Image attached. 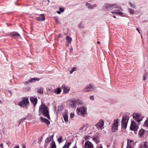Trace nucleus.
Listing matches in <instances>:
<instances>
[{
	"label": "nucleus",
	"instance_id": "obj_20",
	"mask_svg": "<svg viewBox=\"0 0 148 148\" xmlns=\"http://www.w3.org/2000/svg\"><path fill=\"white\" fill-rule=\"evenodd\" d=\"M50 146H51V148H56V143L53 140L51 141Z\"/></svg>",
	"mask_w": 148,
	"mask_h": 148
},
{
	"label": "nucleus",
	"instance_id": "obj_14",
	"mask_svg": "<svg viewBox=\"0 0 148 148\" xmlns=\"http://www.w3.org/2000/svg\"><path fill=\"white\" fill-rule=\"evenodd\" d=\"M40 16L36 18V19L38 21H44L45 20V17L44 14H43L40 15Z\"/></svg>",
	"mask_w": 148,
	"mask_h": 148
},
{
	"label": "nucleus",
	"instance_id": "obj_12",
	"mask_svg": "<svg viewBox=\"0 0 148 148\" xmlns=\"http://www.w3.org/2000/svg\"><path fill=\"white\" fill-rule=\"evenodd\" d=\"M30 101L33 104L34 107H35L37 103V99L36 97H31L30 98Z\"/></svg>",
	"mask_w": 148,
	"mask_h": 148
},
{
	"label": "nucleus",
	"instance_id": "obj_1",
	"mask_svg": "<svg viewBox=\"0 0 148 148\" xmlns=\"http://www.w3.org/2000/svg\"><path fill=\"white\" fill-rule=\"evenodd\" d=\"M18 105L21 108L27 109L29 105V102L27 97H23L22 98V100L18 103Z\"/></svg>",
	"mask_w": 148,
	"mask_h": 148
},
{
	"label": "nucleus",
	"instance_id": "obj_35",
	"mask_svg": "<svg viewBox=\"0 0 148 148\" xmlns=\"http://www.w3.org/2000/svg\"><path fill=\"white\" fill-rule=\"evenodd\" d=\"M76 67H73L70 71V73L72 74L74 71H75L76 69Z\"/></svg>",
	"mask_w": 148,
	"mask_h": 148
},
{
	"label": "nucleus",
	"instance_id": "obj_51",
	"mask_svg": "<svg viewBox=\"0 0 148 148\" xmlns=\"http://www.w3.org/2000/svg\"><path fill=\"white\" fill-rule=\"evenodd\" d=\"M79 27L82 29H83L84 27L82 25L81 23L79 25Z\"/></svg>",
	"mask_w": 148,
	"mask_h": 148
},
{
	"label": "nucleus",
	"instance_id": "obj_28",
	"mask_svg": "<svg viewBox=\"0 0 148 148\" xmlns=\"http://www.w3.org/2000/svg\"><path fill=\"white\" fill-rule=\"evenodd\" d=\"M63 109V108L62 106H58L57 111L60 112L62 111Z\"/></svg>",
	"mask_w": 148,
	"mask_h": 148
},
{
	"label": "nucleus",
	"instance_id": "obj_57",
	"mask_svg": "<svg viewBox=\"0 0 148 148\" xmlns=\"http://www.w3.org/2000/svg\"><path fill=\"white\" fill-rule=\"evenodd\" d=\"M21 122L22 121H21L20 120L18 121V126L19 125H20Z\"/></svg>",
	"mask_w": 148,
	"mask_h": 148
},
{
	"label": "nucleus",
	"instance_id": "obj_23",
	"mask_svg": "<svg viewBox=\"0 0 148 148\" xmlns=\"http://www.w3.org/2000/svg\"><path fill=\"white\" fill-rule=\"evenodd\" d=\"M97 123L102 128L104 126V122L103 120L101 119Z\"/></svg>",
	"mask_w": 148,
	"mask_h": 148
},
{
	"label": "nucleus",
	"instance_id": "obj_5",
	"mask_svg": "<svg viewBox=\"0 0 148 148\" xmlns=\"http://www.w3.org/2000/svg\"><path fill=\"white\" fill-rule=\"evenodd\" d=\"M119 119H115L112 124V133L116 132L118 130Z\"/></svg>",
	"mask_w": 148,
	"mask_h": 148
},
{
	"label": "nucleus",
	"instance_id": "obj_29",
	"mask_svg": "<svg viewBox=\"0 0 148 148\" xmlns=\"http://www.w3.org/2000/svg\"><path fill=\"white\" fill-rule=\"evenodd\" d=\"M43 92V90L42 88H40L37 90V92L40 94H42Z\"/></svg>",
	"mask_w": 148,
	"mask_h": 148
},
{
	"label": "nucleus",
	"instance_id": "obj_42",
	"mask_svg": "<svg viewBox=\"0 0 148 148\" xmlns=\"http://www.w3.org/2000/svg\"><path fill=\"white\" fill-rule=\"evenodd\" d=\"M77 103H73L71 104L70 106L72 108H75L76 107V104Z\"/></svg>",
	"mask_w": 148,
	"mask_h": 148
},
{
	"label": "nucleus",
	"instance_id": "obj_13",
	"mask_svg": "<svg viewBox=\"0 0 148 148\" xmlns=\"http://www.w3.org/2000/svg\"><path fill=\"white\" fill-rule=\"evenodd\" d=\"M86 5L89 9H93L94 7H96L97 5L96 4L92 5L91 3L86 2Z\"/></svg>",
	"mask_w": 148,
	"mask_h": 148
},
{
	"label": "nucleus",
	"instance_id": "obj_32",
	"mask_svg": "<svg viewBox=\"0 0 148 148\" xmlns=\"http://www.w3.org/2000/svg\"><path fill=\"white\" fill-rule=\"evenodd\" d=\"M58 141L59 143H60L62 142V136H60L58 139Z\"/></svg>",
	"mask_w": 148,
	"mask_h": 148
},
{
	"label": "nucleus",
	"instance_id": "obj_46",
	"mask_svg": "<svg viewBox=\"0 0 148 148\" xmlns=\"http://www.w3.org/2000/svg\"><path fill=\"white\" fill-rule=\"evenodd\" d=\"M147 79V76L145 74H144L143 75V80L144 81H145Z\"/></svg>",
	"mask_w": 148,
	"mask_h": 148
},
{
	"label": "nucleus",
	"instance_id": "obj_24",
	"mask_svg": "<svg viewBox=\"0 0 148 148\" xmlns=\"http://www.w3.org/2000/svg\"><path fill=\"white\" fill-rule=\"evenodd\" d=\"M138 127L137 125L133 127H130V130L132 131H136L138 130Z\"/></svg>",
	"mask_w": 148,
	"mask_h": 148
},
{
	"label": "nucleus",
	"instance_id": "obj_30",
	"mask_svg": "<svg viewBox=\"0 0 148 148\" xmlns=\"http://www.w3.org/2000/svg\"><path fill=\"white\" fill-rule=\"evenodd\" d=\"M116 14L121 16L123 14V13L119 10H116Z\"/></svg>",
	"mask_w": 148,
	"mask_h": 148
},
{
	"label": "nucleus",
	"instance_id": "obj_10",
	"mask_svg": "<svg viewBox=\"0 0 148 148\" xmlns=\"http://www.w3.org/2000/svg\"><path fill=\"white\" fill-rule=\"evenodd\" d=\"M63 117L65 122L66 123L68 121V110H65L64 112L62 114Z\"/></svg>",
	"mask_w": 148,
	"mask_h": 148
},
{
	"label": "nucleus",
	"instance_id": "obj_43",
	"mask_svg": "<svg viewBox=\"0 0 148 148\" xmlns=\"http://www.w3.org/2000/svg\"><path fill=\"white\" fill-rule=\"evenodd\" d=\"M59 10L61 12V13L63 12L64 11V9L62 7H60L59 8Z\"/></svg>",
	"mask_w": 148,
	"mask_h": 148
},
{
	"label": "nucleus",
	"instance_id": "obj_62",
	"mask_svg": "<svg viewBox=\"0 0 148 148\" xmlns=\"http://www.w3.org/2000/svg\"><path fill=\"white\" fill-rule=\"evenodd\" d=\"M22 148H26V147L25 145H23L22 147Z\"/></svg>",
	"mask_w": 148,
	"mask_h": 148
},
{
	"label": "nucleus",
	"instance_id": "obj_25",
	"mask_svg": "<svg viewBox=\"0 0 148 148\" xmlns=\"http://www.w3.org/2000/svg\"><path fill=\"white\" fill-rule=\"evenodd\" d=\"M99 136L97 135L96 136V137L93 138L92 139L97 144L99 142V140L97 139V138H99Z\"/></svg>",
	"mask_w": 148,
	"mask_h": 148
},
{
	"label": "nucleus",
	"instance_id": "obj_7",
	"mask_svg": "<svg viewBox=\"0 0 148 148\" xmlns=\"http://www.w3.org/2000/svg\"><path fill=\"white\" fill-rule=\"evenodd\" d=\"M95 86L90 84L89 85L86 86L85 88L82 90V91L84 92L92 91H93V90H95Z\"/></svg>",
	"mask_w": 148,
	"mask_h": 148
},
{
	"label": "nucleus",
	"instance_id": "obj_2",
	"mask_svg": "<svg viewBox=\"0 0 148 148\" xmlns=\"http://www.w3.org/2000/svg\"><path fill=\"white\" fill-rule=\"evenodd\" d=\"M39 109L40 112L45 116L48 119H50L49 108L44 103L40 105Z\"/></svg>",
	"mask_w": 148,
	"mask_h": 148
},
{
	"label": "nucleus",
	"instance_id": "obj_34",
	"mask_svg": "<svg viewBox=\"0 0 148 148\" xmlns=\"http://www.w3.org/2000/svg\"><path fill=\"white\" fill-rule=\"evenodd\" d=\"M129 4L130 5V6L132 7V8H136V5L135 4H132L131 2H129Z\"/></svg>",
	"mask_w": 148,
	"mask_h": 148
},
{
	"label": "nucleus",
	"instance_id": "obj_47",
	"mask_svg": "<svg viewBox=\"0 0 148 148\" xmlns=\"http://www.w3.org/2000/svg\"><path fill=\"white\" fill-rule=\"evenodd\" d=\"M90 100L93 101L94 100V98L93 96H90Z\"/></svg>",
	"mask_w": 148,
	"mask_h": 148
},
{
	"label": "nucleus",
	"instance_id": "obj_52",
	"mask_svg": "<svg viewBox=\"0 0 148 148\" xmlns=\"http://www.w3.org/2000/svg\"><path fill=\"white\" fill-rule=\"evenodd\" d=\"M44 135V134L40 138V142H41L42 141V138H43V136Z\"/></svg>",
	"mask_w": 148,
	"mask_h": 148
},
{
	"label": "nucleus",
	"instance_id": "obj_59",
	"mask_svg": "<svg viewBox=\"0 0 148 148\" xmlns=\"http://www.w3.org/2000/svg\"><path fill=\"white\" fill-rule=\"evenodd\" d=\"M99 146H100L97 148H103V147L102 146V145L101 144L99 145Z\"/></svg>",
	"mask_w": 148,
	"mask_h": 148
},
{
	"label": "nucleus",
	"instance_id": "obj_26",
	"mask_svg": "<svg viewBox=\"0 0 148 148\" xmlns=\"http://www.w3.org/2000/svg\"><path fill=\"white\" fill-rule=\"evenodd\" d=\"M66 41L68 43L70 42L72 40V38L69 36H67L66 37Z\"/></svg>",
	"mask_w": 148,
	"mask_h": 148
},
{
	"label": "nucleus",
	"instance_id": "obj_22",
	"mask_svg": "<svg viewBox=\"0 0 148 148\" xmlns=\"http://www.w3.org/2000/svg\"><path fill=\"white\" fill-rule=\"evenodd\" d=\"M128 122H121V126L124 129H126L127 127Z\"/></svg>",
	"mask_w": 148,
	"mask_h": 148
},
{
	"label": "nucleus",
	"instance_id": "obj_9",
	"mask_svg": "<svg viewBox=\"0 0 148 148\" xmlns=\"http://www.w3.org/2000/svg\"><path fill=\"white\" fill-rule=\"evenodd\" d=\"M84 146L85 148H93L94 147L93 144L89 141H86Z\"/></svg>",
	"mask_w": 148,
	"mask_h": 148
},
{
	"label": "nucleus",
	"instance_id": "obj_60",
	"mask_svg": "<svg viewBox=\"0 0 148 148\" xmlns=\"http://www.w3.org/2000/svg\"><path fill=\"white\" fill-rule=\"evenodd\" d=\"M56 12L58 14H60L61 13V12L59 11H57Z\"/></svg>",
	"mask_w": 148,
	"mask_h": 148
},
{
	"label": "nucleus",
	"instance_id": "obj_58",
	"mask_svg": "<svg viewBox=\"0 0 148 148\" xmlns=\"http://www.w3.org/2000/svg\"><path fill=\"white\" fill-rule=\"evenodd\" d=\"M8 92L10 94V95H12V92H11V91L10 90H8Z\"/></svg>",
	"mask_w": 148,
	"mask_h": 148
},
{
	"label": "nucleus",
	"instance_id": "obj_11",
	"mask_svg": "<svg viewBox=\"0 0 148 148\" xmlns=\"http://www.w3.org/2000/svg\"><path fill=\"white\" fill-rule=\"evenodd\" d=\"M62 87L63 89V92L64 94L68 93L70 90V88L69 87L66 86L64 84H62Z\"/></svg>",
	"mask_w": 148,
	"mask_h": 148
},
{
	"label": "nucleus",
	"instance_id": "obj_31",
	"mask_svg": "<svg viewBox=\"0 0 148 148\" xmlns=\"http://www.w3.org/2000/svg\"><path fill=\"white\" fill-rule=\"evenodd\" d=\"M51 139H50L49 137H47L45 140V142L47 143H48L51 141Z\"/></svg>",
	"mask_w": 148,
	"mask_h": 148
},
{
	"label": "nucleus",
	"instance_id": "obj_55",
	"mask_svg": "<svg viewBox=\"0 0 148 148\" xmlns=\"http://www.w3.org/2000/svg\"><path fill=\"white\" fill-rule=\"evenodd\" d=\"M136 29L138 31V32L139 33V34H140V30H139V29L138 27Z\"/></svg>",
	"mask_w": 148,
	"mask_h": 148
},
{
	"label": "nucleus",
	"instance_id": "obj_50",
	"mask_svg": "<svg viewBox=\"0 0 148 148\" xmlns=\"http://www.w3.org/2000/svg\"><path fill=\"white\" fill-rule=\"evenodd\" d=\"M29 83V80L28 81H25L24 82V84L25 85H26L27 84H28Z\"/></svg>",
	"mask_w": 148,
	"mask_h": 148
},
{
	"label": "nucleus",
	"instance_id": "obj_56",
	"mask_svg": "<svg viewBox=\"0 0 148 148\" xmlns=\"http://www.w3.org/2000/svg\"><path fill=\"white\" fill-rule=\"evenodd\" d=\"M84 126H83L79 128V130H83V129H84Z\"/></svg>",
	"mask_w": 148,
	"mask_h": 148
},
{
	"label": "nucleus",
	"instance_id": "obj_18",
	"mask_svg": "<svg viewBox=\"0 0 148 148\" xmlns=\"http://www.w3.org/2000/svg\"><path fill=\"white\" fill-rule=\"evenodd\" d=\"M62 91V90L60 88H57L56 89H53L51 91V92H54L56 93L57 94H60Z\"/></svg>",
	"mask_w": 148,
	"mask_h": 148
},
{
	"label": "nucleus",
	"instance_id": "obj_21",
	"mask_svg": "<svg viewBox=\"0 0 148 148\" xmlns=\"http://www.w3.org/2000/svg\"><path fill=\"white\" fill-rule=\"evenodd\" d=\"M71 144V142H68L67 143H66L63 147L62 148H69Z\"/></svg>",
	"mask_w": 148,
	"mask_h": 148
},
{
	"label": "nucleus",
	"instance_id": "obj_19",
	"mask_svg": "<svg viewBox=\"0 0 148 148\" xmlns=\"http://www.w3.org/2000/svg\"><path fill=\"white\" fill-rule=\"evenodd\" d=\"M129 119V117L127 115L123 116L121 119V122H128Z\"/></svg>",
	"mask_w": 148,
	"mask_h": 148
},
{
	"label": "nucleus",
	"instance_id": "obj_4",
	"mask_svg": "<svg viewBox=\"0 0 148 148\" xmlns=\"http://www.w3.org/2000/svg\"><path fill=\"white\" fill-rule=\"evenodd\" d=\"M116 5L115 3H105L103 5V8L104 10L109 11L113 10L114 8H116V7H114Z\"/></svg>",
	"mask_w": 148,
	"mask_h": 148
},
{
	"label": "nucleus",
	"instance_id": "obj_37",
	"mask_svg": "<svg viewBox=\"0 0 148 148\" xmlns=\"http://www.w3.org/2000/svg\"><path fill=\"white\" fill-rule=\"evenodd\" d=\"M126 148H132L131 146V144L128 142H127V145Z\"/></svg>",
	"mask_w": 148,
	"mask_h": 148
},
{
	"label": "nucleus",
	"instance_id": "obj_27",
	"mask_svg": "<svg viewBox=\"0 0 148 148\" xmlns=\"http://www.w3.org/2000/svg\"><path fill=\"white\" fill-rule=\"evenodd\" d=\"M136 125V123L134 120H131V122L130 127H133L134 126Z\"/></svg>",
	"mask_w": 148,
	"mask_h": 148
},
{
	"label": "nucleus",
	"instance_id": "obj_45",
	"mask_svg": "<svg viewBox=\"0 0 148 148\" xmlns=\"http://www.w3.org/2000/svg\"><path fill=\"white\" fill-rule=\"evenodd\" d=\"M74 116V113H71L70 114V118H73Z\"/></svg>",
	"mask_w": 148,
	"mask_h": 148
},
{
	"label": "nucleus",
	"instance_id": "obj_49",
	"mask_svg": "<svg viewBox=\"0 0 148 148\" xmlns=\"http://www.w3.org/2000/svg\"><path fill=\"white\" fill-rule=\"evenodd\" d=\"M127 142H128V143H129V142L132 143V142H134V141L132 140L127 139Z\"/></svg>",
	"mask_w": 148,
	"mask_h": 148
},
{
	"label": "nucleus",
	"instance_id": "obj_36",
	"mask_svg": "<svg viewBox=\"0 0 148 148\" xmlns=\"http://www.w3.org/2000/svg\"><path fill=\"white\" fill-rule=\"evenodd\" d=\"M142 148H148L147 142H144L143 145V147Z\"/></svg>",
	"mask_w": 148,
	"mask_h": 148
},
{
	"label": "nucleus",
	"instance_id": "obj_33",
	"mask_svg": "<svg viewBox=\"0 0 148 148\" xmlns=\"http://www.w3.org/2000/svg\"><path fill=\"white\" fill-rule=\"evenodd\" d=\"M128 11L130 14H133L134 13V10L130 8H128Z\"/></svg>",
	"mask_w": 148,
	"mask_h": 148
},
{
	"label": "nucleus",
	"instance_id": "obj_16",
	"mask_svg": "<svg viewBox=\"0 0 148 148\" xmlns=\"http://www.w3.org/2000/svg\"><path fill=\"white\" fill-rule=\"evenodd\" d=\"M145 130L143 129H141L138 132V134L140 138H143V135L145 134Z\"/></svg>",
	"mask_w": 148,
	"mask_h": 148
},
{
	"label": "nucleus",
	"instance_id": "obj_48",
	"mask_svg": "<svg viewBox=\"0 0 148 148\" xmlns=\"http://www.w3.org/2000/svg\"><path fill=\"white\" fill-rule=\"evenodd\" d=\"M26 119H27V117L23 118H22L21 119H20V120H21V121L22 122H23Z\"/></svg>",
	"mask_w": 148,
	"mask_h": 148
},
{
	"label": "nucleus",
	"instance_id": "obj_63",
	"mask_svg": "<svg viewBox=\"0 0 148 148\" xmlns=\"http://www.w3.org/2000/svg\"><path fill=\"white\" fill-rule=\"evenodd\" d=\"M73 50V49L72 47L71 48H70V51L71 52Z\"/></svg>",
	"mask_w": 148,
	"mask_h": 148
},
{
	"label": "nucleus",
	"instance_id": "obj_61",
	"mask_svg": "<svg viewBox=\"0 0 148 148\" xmlns=\"http://www.w3.org/2000/svg\"><path fill=\"white\" fill-rule=\"evenodd\" d=\"M47 146H48V145L47 144H45L44 145V148H47Z\"/></svg>",
	"mask_w": 148,
	"mask_h": 148
},
{
	"label": "nucleus",
	"instance_id": "obj_39",
	"mask_svg": "<svg viewBox=\"0 0 148 148\" xmlns=\"http://www.w3.org/2000/svg\"><path fill=\"white\" fill-rule=\"evenodd\" d=\"M144 124L145 126L148 127V120H146Z\"/></svg>",
	"mask_w": 148,
	"mask_h": 148
},
{
	"label": "nucleus",
	"instance_id": "obj_53",
	"mask_svg": "<svg viewBox=\"0 0 148 148\" xmlns=\"http://www.w3.org/2000/svg\"><path fill=\"white\" fill-rule=\"evenodd\" d=\"M53 136H54V134H53L50 137H49V138L50 139H51H51H53Z\"/></svg>",
	"mask_w": 148,
	"mask_h": 148
},
{
	"label": "nucleus",
	"instance_id": "obj_54",
	"mask_svg": "<svg viewBox=\"0 0 148 148\" xmlns=\"http://www.w3.org/2000/svg\"><path fill=\"white\" fill-rule=\"evenodd\" d=\"M111 13L112 14H116V10H115L114 11H112L111 12Z\"/></svg>",
	"mask_w": 148,
	"mask_h": 148
},
{
	"label": "nucleus",
	"instance_id": "obj_17",
	"mask_svg": "<svg viewBox=\"0 0 148 148\" xmlns=\"http://www.w3.org/2000/svg\"><path fill=\"white\" fill-rule=\"evenodd\" d=\"M40 79L38 77H34V78H30L29 79V83H34L36 81H38L40 80Z\"/></svg>",
	"mask_w": 148,
	"mask_h": 148
},
{
	"label": "nucleus",
	"instance_id": "obj_40",
	"mask_svg": "<svg viewBox=\"0 0 148 148\" xmlns=\"http://www.w3.org/2000/svg\"><path fill=\"white\" fill-rule=\"evenodd\" d=\"M54 20L56 23H59V21L58 18L56 17H54Z\"/></svg>",
	"mask_w": 148,
	"mask_h": 148
},
{
	"label": "nucleus",
	"instance_id": "obj_38",
	"mask_svg": "<svg viewBox=\"0 0 148 148\" xmlns=\"http://www.w3.org/2000/svg\"><path fill=\"white\" fill-rule=\"evenodd\" d=\"M79 100H72L71 99L70 100L71 102H72L73 103H77L78 101H79Z\"/></svg>",
	"mask_w": 148,
	"mask_h": 148
},
{
	"label": "nucleus",
	"instance_id": "obj_44",
	"mask_svg": "<svg viewBox=\"0 0 148 148\" xmlns=\"http://www.w3.org/2000/svg\"><path fill=\"white\" fill-rule=\"evenodd\" d=\"M90 136H88V135L84 137V139L86 140H87L89 138H90Z\"/></svg>",
	"mask_w": 148,
	"mask_h": 148
},
{
	"label": "nucleus",
	"instance_id": "obj_8",
	"mask_svg": "<svg viewBox=\"0 0 148 148\" xmlns=\"http://www.w3.org/2000/svg\"><path fill=\"white\" fill-rule=\"evenodd\" d=\"M7 36H9L10 37H21L20 35L16 32H11L9 34L7 35Z\"/></svg>",
	"mask_w": 148,
	"mask_h": 148
},
{
	"label": "nucleus",
	"instance_id": "obj_64",
	"mask_svg": "<svg viewBox=\"0 0 148 148\" xmlns=\"http://www.w3.org/2000/svg\"><path fill=\"white\" fill-rule=\"evenodd\" d=\"M15 148H19V145H17Z\"/></svg>",
	"mask_w": 148,
	"mask_h": 148
},
{
	"label": "nucleus",
	"instance_id": "obj_41",
	"mask_svg": "<svg viewBox=\"0 0 148 148\" xmlns=\"http://www.w3.org/2000/svg\"><path fill=\"white\" fill-rule=\"evenodd\" d=\"M95 126L97 127V128H100V129H102V127L99 124H98V123L95 125Z\"/></svg>",
	"mask_w": 148,
	"mask_h": 148
},
{
	"label": "nucleus",
	"instance_id": "obj_3",
	"mask_svg": "<svg viewBox=\"0 0 148 148\" xmlns=\"http://www.w3.org/2000/svg\"><path fill=\"white\" fill-rule=\"evenodd\" d=\"M86 108L83 106L79 108H77V112L78 115L82 116V117H85V115L86 114Z\"/></svg>",
	"mask_w": 148,
	"mask_h": 148
},
{
	"label": "nucleus",
	"instance_id": "obj_15",
	"mask_svg": "<svg viewBox=\"0 0 148 148\" xmlns=\"http://www.w3.org/2000/svg\"><path fill=\"white\" fill-rule=\"evenodd\" d=\"M40 119L41 122L45 123L47 125L50 124V121L47 119L40 116Z\"/></svg>",
	"mask_w": 148,
	"mask_h": 148
},
{
	"label": "nucleus",
	"instance_id": "obj_6",
	"mask_svg": "<svg viewBox=\"0 0 148 148\" xmlns=\"http://www.w3.org/2000/svg\"><path fill=\"white\" fill-rule=\"evenodd\" d=\"M133 118L134 120L137 122L138 124L140 123L143 119L141 114L139 113H134L133 115Z\"/></svg>",
	"mask_w": 148,
	"mask_h": 148
}]
</instances>
